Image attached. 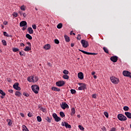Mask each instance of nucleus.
I'll use <instances>...</instances> for the list:
<instances>
[{
	"mask_svg": "<svg viewBox=\"0 0 131 131\" xmlns=\"http://www.w3.org/2000/svg\"><path fill=\"white\" fill-rule=\"evenodd\" d=\"M19 51V49L18 48H13V52H17Z\"/></svg>",
	"mask_w": 131,
	"mask_h": 131,
	"instance_id": "37998d69",
	"label": "nucleus"
},
{
	"mask_svg": "<svg viewBox=\"0 0 131 131\" xmlns=\"http://www.w3.org/2000/svg\"><path fill=\"white\" fill-rule=\"evenodd\" d=\"M40 110L42 112H46V110L45 108L41 107L40 108Z\"/></svg>",
	"mask_w": 131,
	"mask_h": 131,
	"instance_id": "3c124183",
	"label": "nucleus"
},
{
	"mask_svg": "<svg viewBox=\"0 0 131 131\" xmlns=\"http://www.w3.org/2000/svg\"><path fill=\"white\" fill-rule=\"evenodd\" d=\"M103 50L105 53H106V54H109V50H108L107 48H106V47H103Z\"/></svg>",
	"mask_w": 131,
	"mask_h": 131,
	"instance_id": "a878e982",
	"label": "nucleus"
},
{
	"mask_svg": "<svg viewBox=\"0 0 131 131\" xmlns=\"http://www.w3.org/2000/svg\"><path fill=\"white\" fill-rule=\"evenodd\" d=\"M118 57L116 56H112L110 58L111 60H112L114 63H115L118 61Z\"/></svg>",
	"mask_w": 131,
	"mask_h": 131,
	"instance_id": "f8f14e48",
	"label": "nucleus"
},
{
	"mask_svg": "<svg viewBox=\"0 0 131 131\" xmlns=\"http://www.w3.org/2000/svg\"><path fill=\"white\" fill-rule=\"evenodd\" d=\"M81 43L82 44V47L85 48H86L89 46L88 41L84 39H82L81 40Z\"/></svg>",
	"mask_w": 131,
	"mask_h": 131,
	"instance_id": "20e7f679",
	"label": "nucleus"
},
{
	"mask_svg": "<svg viewBox=\"0 0 131 131\" xmlns=\"http://www.w3.org/2000/svg\"><path fill=\"white\" fill-rule=\"evenodd\" d=\"M60 107L63 109V110L69 107L68 104L66 103V102H62V104H60Z\"/></svg>",
	"mask_w": 131,
	"mask_h": 131,
	"instance_id": "1a4fd4ad",
	"label": "nucleus"
},
{
	"mask_svg": "<svg viewBox=\"0 0 131 131\" xmlns=\"http://www.w3.org/2000/svg\"><path fill=\"white\" fill-rule=\"evenodd\" d=\"M129 110V108L128 106H124L123 107V110L124 111H128Z\"/></svg>",
	"mask_w": 131,
	"mask_h": 131,
	"instance_id": "c9c22d12",
	"label": "nucleus"
},
{
	"mask_svg": "<svg viewBox=\"0 0 131 131\" xmlns=\"http://www.w3.org/2000/svg\"><path fill=\"white\" fill-rule=\"evenodd\" d=\"M110 79L112 83L114 84H118L120 81L119 79L115 77H111Z\"/></svg>",
	"mask_w": 131,
	"mask_h": 131,
	"instance_id": "7ed1b4c3",
	"label": "nucleus"
},
{
	"mask_svg": "<svg viewBox=\"0 0 131 131\" xmlns=\"http://www.w3.org/2000/svg\"><path fill=\"white\" fill-rule=\"evenodd\" d=\"M64 126L67 128H72V126L71 125H69L68 124V122H64Z\"/></svg>",
	"mask_w": 131,
	"mask_h": 131,
	"instance_id": "aec40b11",
	"label": "nucleus"
},
{
	"mask_svg": "<svg viewBox=\"0 0 131 131\" xmlns=\"http://www.w3.org/2000/svg\"><path fill=\"white\" fill-rule=\"evenodd\" d=\"M54 42L56 44H59V41L57 39H54Z\"/></svg>",
	"mask_w": 131,
	"mask_h": 131,
	"instance_id": "49530a36",
	"label": "nucleus"
},
{
	"mask_svg": "<svg viewBox=\"0 0 131 131\" xmlns=\"http://www.w3.org/2000/svg\"><path fill=\"white\" fill-rule=\"evenodd\" d=\"M31 48L29 46H26V48L24 49V51H26V52H29V51H31Z\"/></svg>",
	"mask_w": 131,
	"mask_h": 131,
	"instance_id": "bb28decb",
	"label": "nucleus"
},
{
	"mask_svg": "<svg viewBox=\"0 0 131 131\" xmlns=\"http://www.w3.org/2000/svg\"><path fill=\"white\" fill-rule=\"evenodd\" d=\"M65 84V82L62 80H59L58 81L56 82V84L57 86L61 87Z\"/></svg>",
	"mask_w": 131,
	"mask_h": 131,
	"instance_id": "0eeeda50",
	"label": "nucleus"
},
{
	"mask_svg": "<svg viewBox=\"0 0 131 131\" xmlns=\"http://www.w3.org/2000/svg\"><path fill=\"white\" fill-rule=\"evenodd\" d=\"M117 118L120 121H125V120H127V118L126 116L122 114H118L117 116Z\"/></svg>",
	"mask_w": 131,
	"mask_h": 131,
	"instance_id": "f03ea898",
	"label": "nucleus"
},
{
	"mask_svg": "<svg viewBox=\"0 0 131 131\" xmlns=\"http://www.w3.org/2000/svg\"><path fill=\"white\" fill-rule=\"evenodd\" d=\"M95 72H92V73H91V75H92V76H94V75H95Z\"/></svg>",
	"mask_w": 131,
	"mask_h": 131,
	"instance_id": "e2e57ef3",
	"label": "nucleus"
},
{
	"mask_svg": "<svg viewBox=\"0 0 131 131\" xmlns=\"http://www.w3.org/2000/svg\"><path fill=\"white\" fill-rule=\"evenodd\" d=\"M12 16L14 17H18V13H16V12H14L12 14Z\"/></svg>",
	"mask_w": 131,
	"mask_h": 131,
	"instance_id": "4c0bfd02",
	"label": "nucleus"
},
{
	"mask_svg": "<svg viewBox=\"0 0 131 131\" xmlns=\"http://www.w3.org/2000/svg\"><path fill=\"white\" fill-rule=\"evenodd\" d=\"M34 82L35 81L36 82L38 81V78L37 77H35L34 78Z\"/></svg>",
	"mask_w": 131,
	"mask_h": 131,
	"instance_id": "6e6d98bb",
	"label": "nucleus"
},
{
	"mask_svg": "<svg viewBox=\"0 0 131 131\" xmlns=\"http://www.w3.org/2000/svg\"><path fill=\"white\" fill-rule=\"evenodd\" d=\"M20 10L21 11H25L26 10V7L24 5H22L20 6Z\"/></svg>",
	"mask_w": 131,
	"mask_h": 131,
	"instance_id": "72a5a7b5",
	"label": "nucleus"
},
{
	"mask_svg": "<svg viewBox=\"0 0 131 131\" xmlns=\"http://www.w3.org/2000/svg\"><path fill=\"white\" fill-rule=\"evenodd\" d=\"M28 31L30 34H33L34 33V31H33L32 28H31V27H29L28 28Z\"/></svg>",
	"mask_w": 131,
	"mask_h": 131,
	"instance_id": "a211bd4d",
	"label": "nucleus"
},
{
	"mask_svg": "<svg viewBox=\"0 0 131 131\" xmlns=\"http://www.w3.org/2000/svg\"><path fill=\"white\" fill-rule=\"evenodd\" d=\"M78 84L80 86L78 88V90L80 91L84 90L86 89V84L82 83H79Z\"/></svg>",
	"mask_w": 131,
	"mask_h": 131,
	"instance_id": "39448f33",
	"label": "nucleus"
},
{
	"mask_svg": "<svg viewBox=\"0 0 131 131\" xmlns=\"http://www.w3.org/2000/svg\"><path fill=\"white\" fill-rule=\"evenodd\" d=\"M63 74L67 75H69V72L67 70H64L63 71Z\"/></svg>",
	"mask_w": 131,
	"mask_h": 131,
	"instance_id": "473e14b6",
	"label": "nucleus"
},
{
	"mask_svg": "<svg viewBox=\"0 0 131 131\" xmlns=\"http://www.w3.org/2000/svg\"><path fill=\"white\" fill-rule=\"evenodd\" d=\"M20 47H25V45L23 43H20Z\"/></svg>",
	"mask_w": 131,
	"mask_h": 131,
	"instance_id": "0e129e2a",
	"label": "nucleus"
},
{
	"mask_svg": "<svg viewBox=\"0 0 131 131\" xmlns=\"http://www.w3.org/2000/svg\"><path fill=\"white\" fill-rule=\"evenodd\" d=\"M23 95H24V96H26V97H29V95L28 94V93H25V92H24V93H23Z\"/></svg>",
	"mask_w": 131,
	"mask_h": 131,
	"instance_id": "09e8293b",
	"label": "nucleus"
},
{
	"mask_svg": "<svg viewBox=\"0 0 131 131\" xmlns=\"http://www.w3.org/2000/svg\"><path fill=\"white\" fill-rule=\"evenodd\" d=\"M27 80L29 82H34V77L33 76H31V77L27 78Z\"/></svg>",
	"mask_w": 131,
	"mask_h": 131,
	"instance_id": "ddd939ff",
	"label": "nucleus"
},
{
	"mask_svg": "<svg viewBox=\"0 0 131 131\" xmlns=\"http://www.w3.org/2000/svg\"><path fill=\"white\" fill-rule=\"evenodd\" d=\"M28 116L29 117H32L33 116V114L32 113H29L28 114Z\"/></svg>",
	"mask_w": 131,
	"mask_h": 131,
	"instance_id": "5fc2aeb1",
	"label": "nucleus"
},
{
	"mask_svg": "<svg viewBox=\"0 0 131 131\" xmlns=\"http://www.w3.org/2000/svg\"><path fill=\"white\" fill-rule=\"evenodd\" d=\"M76 113L75 107H72L71 109V115L73 116Z\"/></svg>",
	"mask_w": 131,
	"mask_h": 131,
	"instance_id": "b1692460",
	"label": "nucleus"
},
{
	"mask_svg": "<svg viewBox=\"0 0 131 131\" xmlns=\"http://www.w3.org/2000/svg\"><path fill=\"white\" fill-rule=\"evenodd\" d=\"M77 39L80 40L81 39V35L80 34H78L77 37Z\"/></svg>",
	"mask_w": 131,
	"mask_h": 131,
	"instance_id": "a18cd8bd",
	"label": "nucleus"
},
{
	"mask_svg": "<svg viewBox=\"0 0 131 131\" xmlns=\"http://www.w3.org/2000/svg\"><path fill=\"white\" fill-rule=\"evenodd\" d=\"M13 90H9L8 91V92L11 93V94H13Z\"/></svg>",
	"mask_w": 131,
	"mask_h": 131,
	"instance_id": "4d7b16f0",
	"label": "nucleus"
},
{
	"mask_svg": "<svg viewBox=\"0 0 131 131\" xmlns=\"http://www.w3.org/2000/svg\"><path fill=\"white\" fill-rule=\"evenodd\" d=\"M52 116H53V118L54 119L55 122H59L60 121L61 118H59V117H58L56 114L55 113L53 114Z\"/></svg>",
	"mask_w": 131,
	"mask_h": 131,
	"instance_id": "423d86ee",
	"label": "nucleus"
},
{
	"mask_svg": "<svg viewBox=\"0 0 131 131\" xmlns=\"http://www.w3.org/2000/svg\"><path fill=\"white\" fill-rule=\"evenodd\" d=\"M104 115H105V116L108 118L109 117V115L108 114V113L107 112H104Z\"/></svg>",
	"mask_w": 131,
	"mask_h": 131,
	"instance_id": "ea45409f",
	"label": "nucleus"
},
{
	"mask_svg": "<svg viewBox=\"0 0 131 131\" xmlns=\"http://www.w3.org/2000/svg\"><path fill=\"white\" fill-rule=\"evenodd\" d=\"M27 28V25H26V26H23L22 30L25 31V30H26Z\"/></svg>",
	"mask_w": 131,
	"mask_h": 131,
	"instance_id": "603ef678",
	"label": "nucleus"
},
{
	"mask_svg": "<svg viewBox=\"0 0 131 131\" xmlns=\"http://www.w3.org/2000/svg\"><path fill=\"white\" fill-rule=\"evenodd\" d=\"M18 83L16 82L13 85V87L14 89H15L17 91H20L21 90V88L18 86Z\"/></svg>",
	"mask_w": 131,
	"mask_h": 131,
	"instance_id": "9d476101",
	"label": "nucleus"
},
{
	"mask_svg": "<svg viewBox=\"0 0 131 131\" xmlns=\"http://www.w3.org/2000/svg\"><path fill=\"white\" fill-rule=\"evenodd\" d=\"M122 74L124 76L128 77L131 78V73L128 72V71H123Z\"/></svg>",
	"mask_w": 131,
	"mask_h": 131,
	"instance_id": "6e6552de",
	"label": "nucleus"
},
{
	"mask_svg": "<svg viewBox=\"0 0 131 131\" xmlns=\"http://www.w3.org/2000/svg\"><path fill=\"white\" fill-rule=\"evenodd\" d=\"M27 26V23L26 21H21L20 23V27H24Z\"/></svg>",
	"mask_w": 131,
	"mask_h": 131,
	"instance_id": "f3484780",
	"label": "nucleus"
},
{
	"mask_svg": "<svg viewBox=\"0 0 131 131\" xmlns=\"http://www.w3.org/2000/svg\"><path fill=\"white\" fill-rule=\"evenodd\" d=\"M92 98L94 99H96L97 98V94L92 95Z\"/></svg>",
	"mask_w": 131,
	"mask_h": 131,
	"instance_id": "de8ad7c7",
	"label": "nucleus"
},
{
	"mask_svg": "<svg viewBox=\"0 0 131 131\" xmlns=\"http://www.w3.org/2000/svg\"><path fill=\"white\" fill-rule=\"evenodd\" d=\"M26 37L28 38V39H29V40H32V37L29 34H27L26 35Z\"/></svg>",
	"mask_w": 131,
	"mask_h": 131,
	"instance_id": "cd10ccee",
	"label": "nucleus"
},
{
	"mask_svg": "<svg viewBox=\"0 0 131 131\" xmlns=\"http://www.w3.org/2000/svg\"><path fill=\"white\" fill-rule=\"evenodd\" d=\"M19 54H20L21 56H24V54H23L21 52H19Z\"/></svg>",
	"mask_w": 131,
	"mask_h": 131,
	"instance_id": "338daca9",
	"label": "nucleus"
},
{
	"mask_svg": "<svg viewBox=\"0 0 131 131\" xmlns=\"http://www.w3.org/2000/svg\"><path fill=\"white\" fill-rule=\"evenodd\" d=\"M52 90L54 91H57V92L60 91V89L59 88L55 86L52 87Z\"/></svg>",
	"mask_w": 131,
	"mask_h": 131,
	"instance_id": "5701e85b",
	"label": "nucleus"
},
{
	"mask_svg": "<svg viewBox=\"0 0 131 131\" xmlns=\"http://www.w3.org/2000/svg\"><path fill=\"white\" fill-rule=\"evenodd\" d=\"M7 122H8V125L9 126H11L13 124L12 121L11 119H7Z\"/></svg>",
	"mask_w": 131,
	"mask_h": 131,
	"instance_id": "393cba45",
	"label": "nucleus"
},
{
	"mask_svg": "<svg viewBox=\"0 0 131 131\" xmlns=\"http://www.w3.org/2000/svg\"><path fill=\"white\" fill-rule=\"evenodd\" d=\"M125 115L128 118L131 119V113L129 112H125Z\"/></svg>",
	"mask_w": 131,
	"mask_h": 131,
	"instance_id": "6ab92c4d",
	"label": "nucleus"
},
{
	"mask_svg": "<svg viewBox=\"0 0 131 131\" xmlns=\"http://www.w3.org/2000/svg\"><path fill=\"white\" fill-rule=\"evenodd\" d=\"M32 90L36 94L38 93V91H39V86L37 85H32Z\"/></svg>",
	"mask_w": 131,
	"mask_h": 131,
	"instance_id": "f257e3e1",
	"label": "nucleus"
},
{
	"mask_svg": "<svg viewBox=\"0 0 131 131\" xmlns=\"http://www.w3.org/2000/svg\"><path fill=\"white\" fill-rule=\"evenodd\" d=\"M78 127L80 128L81 130H84V127L80 125L78 126Z\"/></svg>",
	"mask_w": 131,
	"mask_h": 131,
	"instance_id": "c03bdc74",
	"label": "nucleus"
},
{
	"mask_svg": "<svg viewBox=\"0 0 131 131\" xmlns=\"http://www.w3.org/2000/svg\"><path fill=\"white\" fill-rule=\"evenodd\" d=\"M116 130V129L115 127H112L111 128V130L110 131H115Z\"/></svg>",
	"mask_w": 131,
	"mask_h": 131,
	"instance_id": "13d9d810",
	"label": "nucleus"
},
{
	"mask_svg": "<svg viewBox=\"0 0 131 131\" xmlns=\"http://www.w3.org/2000/svg\"><path fill=\"white\" fill-rule=\"evenodd\" d=\"M59 115L61 118H63L65 116V114H64L63 112H60Z\"/></svg>",
	"mask_w": 131,
	"mask_h": 131,
	"instance_id": "2f4dec72",
	"label": "nucleus"
},
{
	"mask_svg": "<svg viewBox=\"0 0 131 131\" xmlns=\"http://www.w3.org/2000/svg\"><path fill=\"white\" fill-rule=\"evenodd\" d=\"M23 17H24V18H25L26 16H27V15H26V13H23Z\"/></svg>",
	"mask_w": 131,
	"mask_h": 131,
	"instance_id": "680f3d73",
	"label": "nucleus"
},
{
	"mask_svg": "<svg viewBox=\"0 0 131 131\" xmlns=\"http://www.w3.org/2000/svg\"><path fill=\"white\" fill-rule=\"evenodd\" d=\"M15 96L16 97H20L21 96V93L18 91L15 92Z\"/></svg>",
	"mask_w": 131,
	"mask_h": 131,
	"instance_id": "c85d7f7f",
	"label": "nucleus"
},
{
	"mask_svg": "<svg viewBox=\"0 0 131 131\" xmlns=\"http://www.w3.org/2000/svg\"><path fill=\"white\" fill-rule=\"evenodd\" d=\"M78 78H79L80 79H81V80L83 79V78H84L83 73H82V72L79 73L78 74Z\"/></svg>",
	"mask_w": 131,
	"mask_h": 131,
	"instance_id": "dca6fc26",
	"label": "nucleus"
},
{
	"mask_svg": "<svg viewBox=\"0 0 131 131\" xmlns=\"http://www.w3.org/2000/svg\"><path fill=\"white\" fill-rule=\"evenodd\" d=\"M22 130L23 131H29V130L28 129L27 127L25 125H22Z\"/></svg>",
	"mask_w": 131,
	"mask_h": 131,
	"instance_id": "412c9836",
	"label": "nucleus"
},
{
	"mask_svg": "<svg viewBox=\"0 0 131 131\" xmlns=\"http://www.w3.org/2000/svg\"><path fill=\"white\" fill-rule=\"evenodd\" d=\"M4 36H6V37H11V36H9V35L6 32H4Z\"/></svg>",
	"mask_w": 131,
	"mask_h": 131,
	"instance_id": "79ce46f5",
	"label": "nucleus"
},
{
	"mask_svg": "<svg viewBox=\"0 0 131 131\" xmlns=\"http://www.w3.org/2000/svg\"><path fill=\"white\" fill-rule=\"evenodd\" d=\"M0 94L2 95V96H1V99H4L5 96H6V93L2 90H0Z\"/></svg>",
	"mask_w": 131,
	"mask_h": 131,
	"instance_id": "4468645a",
	"label": "nucleus"
},
{
	"mask_svg": "<svg viewBox=\"0 0 131 131\" xmlns=\"http://www.w3.org/2000/svg\"><path fill=\"white\" fill-rule=\"evenodd\" d=\"M70 91H71V93L72 94H74L76 93V91L75 90L72 89V90H70Z\"/></svg>",
	"mask_w": 131,
	"mask_h": 131,
	"instance_id": "58836bf2",
	"label": "nucleus"
},
{
	"mask_svg": "<svg viewBox=\"0 0 131 131\" xmlns=\"http://www.w3.org/2000/svg\"><path fill=\"white\" fill-rule=\"evenodd\" d=\"M94 78L95 79H96V78H97V77L96 75H94Z\"/></svg>",
	"mask_w": 131,
	"mask_h": 131,
	"instance_id": "774afa93",
	"label": "nucleus"
},
{
	"mask_svg": "<svg viewBox=\"0 0 131 131\" xmlns=\"http://www.w3.org/2000/svg\"><path fill=\"white\" fill-rule=\"evenodd\" d=\"M27 43L28 44V45L29 46H30V47H31V44L30 42H27Z\"/></svg>",
	"mask_w": 131,
	"mask_h": 131,
	"instance_id": "052dcab7",
	"label": "nucleus"
},
{
	"mask_svg": "<svg viewBox=\"0 0 131 131\" xmlns=\"http://www.w3.org/2000/svg\"><path fill=\"white\" fill-rule=\"evenodd\" d=\"M32 28L34 30L36 29H37V26L34 25H32Z\"/></svg>",
	"mask_w": 131,
	"mask_h": 131,
	"instance_id": "864d4df0",
	"label": "nucleus"
},
{
	"mask_svg": "<svg viewBox=\"0 0 131 131\" xmlns=\"http://www.w3.org/2000/svg\"><path fill=\"white\" fill-rule=\"evenodd\" d=\"M63 37L64 38V39L66 40V42H69L70 41V37L69 36H67V35L64 34L63 35Z\"/></svg>",
	"mask_w": 131,
	"mask_h": 131,
	"instance_id": "2eb2a0df",
	"label": "nucleus"
},
{
	"mask_svg": "<svg viewBox=\"0 0 131 131\" xmlns=\"http://www.w3.org/2000/svg\"><path fill=\"white\" fill-rule=\"evenodd\" d=\"M62 23H59L57 26V28L58 29H60L62 28Z\"/></svg>",
	"mask_w": 131,
	"mask_h": 131,
	"instance_id": "7c9ffc66",
	"label": "nucleus"
},
{
	"mask_svg": "<svg viewBox=\"0 0 131 131\" xmlns=\"http://www.w3.org/2000/svg\"><path fill=\"white\" fill-rule=\"evenodd\" d=\"M46 120L47 121L48 123H51V120L49 118V117H47V118H46Z\"/></svg>",
	"mask_w": 131,
	"mask_h": 131,
	"instance_id": "a19ab883",
	"label": "nucleus"
},
{
	"mask_svg": "<svg viewBox=\"0 0 131 131\" xmlns=\"http://www.w3.org/2000/svg\"><path fill=\"white\" fill-rule=\"evenodd\" d=\"M80 52H81L83 54H86V55H97V53H92V52H88L83 50H79Z\"/></svg>",
	"mask_w": 131,
	"mask_h": 131,
	"instance_id": "9b49d317",
	"label": "nucleus"
},
{
	"mask_svg": "<svg viewBox=\"0 0 131 131\" xmlns=\"http://www.w3.org/2000/svg\"><path fill=\"white\" fill-rule=\"evenodd\" d=\"M41 120H42V119L40 116H37V121L38 122H41Z\"/></svg>",
	"mask_w": 131,
	"mask_h": 131,
	"instance_id": "f704fd0d",
	"label": "nucleus"
},
{
	"mask_svg": "<svg viewBox=\"0 0 131 131\" xmlns=\"http://www.w3.org/2000/svg\"><path fill=\"white\" fill-rule=\"evenodd\" d=\"M4 25H8V21H4Z\"/></svg>",
	"mask_w": 131,
	"mask_h": 131,
	"instance_id": "bf43d9fd",
	"label": "nucleus"
},
{
	"mask_svg": "<svg viewBox=\"0 0 131 131\" xmlns=\"http://www.w3.org/2000/svg\"><path fill=\"white\" fill-rule=\"evenodd\" d=\"M20 116H21V117H24V115L23 113H20Z\"/></svg>",
	"mask_w": 131,
	"mask_h": 131,
	"instance_id": "69168bd1",
	"label": "nucleus"
},
{
	"mask_svg": "<svg viewBox=\"0 0 131 131\" xmlns=\"http://www.w3.org/2000/svg\"><path fill=\"white\" fill-rule=\"evenodd\" d=\"M63 79H68L69 78V76L67 75H63Z\"/></svg>",
	"mask_w": 131,
	"mask_h": 131,
	"instance_id": "e433bc0d",
	"label": "nucleus"
},
{
	"mask_svg": "<svg viewBox=\"0 0 131 131\" xmlns=\"http://www.w3.org/2000/svg\"><path fill=\"white\" fill-rule=\"evenodd\" d=\"M43 48L46 50H49L51 49V45L49 44H47L43 47Z\"/></svg>",
	"mask_w": 131,
	"mask_h": 131,
	"instance_id": "4be33fe9",
	"label": "nucleus"
},
{
	"mask_svg": "<svg viewBox=\"0 0 131 131\" xmlns=\"http://www.w3.org/2000/svg\"><path fill=\"white\" fill-rule=\"evenodd\" d=\"M2 42L3 43V46H7V41L6 40H4V39L2 40Z\"/></svg>",
	"mask_w": 131,
	"mask_h": 131,
	"instance_id": "c756f323",
	"label": "nucleus"
},
{
	"mask_svg": "<svg viewBox=\"0 0 131 131\" xmlns=\"http://www.w3.org/2000/svg\"><path fill=\"white\" fill-rule=\"evenodd\" d=\"M18 13L20 15V16H22L23 14V11H18Z\"/></svg>",
	"mask_w": 131,
	"mask_h": 131,
	"instance_id": "8fccbe9b",
	"label": "nucleus"
}]
</instances>
